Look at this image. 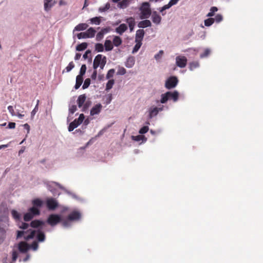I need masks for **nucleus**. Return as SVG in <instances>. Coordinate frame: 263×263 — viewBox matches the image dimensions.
<instances>
[{"label":"nucleus","mask_w":263,"mask_h":263,"mask_svg":"<svg viewBox=\"0 0 263 263\" xmlns=\"http://www.w3.org/2000/svg\"><path fill=\"white\" fill-rule=\"evenodd\" d=\"M179 98V93L177 91H167L165 93L161 95L160 102L165 103L168 100H172L174 102H176Z\"/></svg>","instance_id":"nucleus-1"},{"label":"nucleus","mask_w":263,"mask_h":263,"mask_svg":"<svg viewBox=\"0 0 263 263\" xmlns=\"http://www.w3.org/2000/svg\"><path fill=\"white\" fill-rule=\"evenodd\" d=\"M106 63V58L102 54H98L95 58L93 63V68L97 69L100 67L101 69H103Z\"/></svg>","instance_id":"nucleus-2"},{"label":"nucleus","mask_w":263,"mask_h":263,"mask_svg":"<svg viewBox=\"0 0 263 263\" xmlns=\"http://www.w3.org/2000/svg\"><path fill=\"white\" fill-rule=\"evenodd\" d=\"M36 231L32 229H29L27 231H17V238H21L24 237V239L29 240L34 237Z\"/></svg>","instance_id":"nucleus-3"},{"label":"nucleus","mask_w":263,"mask_h":263,"mask_svg":"<svg viewBox=\"0 0 263 263\" xmlns=\"http://www.w3.org/2000/svg\"><path fill=\"white\" fill-rule=\"evenodd\" d=\"M141 11V16L140 18L141 19L143 18H148L151 13L152 11L150 8V5L148 2H144L142 4V6L140 8Z\"/></svg>","instance_id":"nucleus-4"},{"label":"nucleus","mask_w":263,"mask_h":263,"mask_svg":"<svg viewBox=\"0 0 263 263\" xmlns=\"http://www.w3.org/2000/svg\"><path fill=\"white\" fill-rule=\"evenodd\" d=\"M62 221V218L60 215L58 214H50L47 220V222L52 227L57 225L58 223Z\"/></svg>","instance_id":"nucleus-5"},{"label":"nucleus","mask_w":263,"mask_h":263,"mask_svg":"<svg viewBox=\"0 0 263 263\" xmlns=\"http://www.w3.org/2000/svg\"><path fill=\"white\" fill-rule=\"evenodd\" d=\"M178 83V80L176 77L172 76L168 78L165 81V87L167 89L175 88Z\"/></svg>","instance_id":"nucleus-6"},{"label":"nucleus","mask_w":263,"mask_h":263,"mask_svg":"<svg viewBox=\"0 0 263 263\" xmlns=\"http://www.w3.org/2000/svg\"><path fill=\"white\" fill-rule=\"evenodd\" d=\"M187 59L184 56H178L176 58V63L177 66L184 68L187 64Z\"/></svg>","instance_id":"nucleus-7"},{"label":"nucleus","mask_w":263,"mask_h":263,"mask_svg":"<svg viewBox=\"0 0 263 263\" xmlns=\"http://www.w3.org/2000/svg\"><path fill=\"white\" fill-rule=\"evenodd\" d=\"M47 208L50 210H54L58 206L57 200L52 198L47 199L46 201Z\"/></svg>","instance_id":"nucleus-8"},{"label":"nucleus","mask_w":263,"mask_h":263,"mask_svg":"<svg viewBox=\"0 0 263 263\" xmlns=\"http://www.w3.org/2000/svg\"><path fill=\"white\" fill-rule=\"evenodd\" d=\"M67 217L71 221L78 220L81 217V214L78 211H74L70 213Z\"/></svg>","instance_id":"nucleus-9"},{"label":"nucleus","mask_w":263,"mask_h":263,"mask_svg":"<svg viewBox=\"0 0 263 263\" xmlns=\"http://www.w3.org/2000/svg\"><path fill=\"white\" fill-rule=\"evenodd\" d=\"M110 28L109 27L102 28L96 35V40L100 41L103 37L104 35L109 32Z\"/></svg>","instance_id":"nucleus-10"},{"label":"nucleus","mask_w":263,"mask_h":263,"mask_svg":"<svg viewBox=\"0 0 263 263\" xmlns=\"http://www.w3.org/2000/svg\"><path fill=\"white\" fill-rule=\"evenodd\" d=\"M30 248V246L25 241H21L18 244V249L22 253H26Z\"/></svg>","instance_id":"nucleus-11"},{"label":"nucleus","mask_w":263,"mask_h":263,"mask_svg":"<svg viewBox=\"0 0 263 263\" xmlns=\"http://www.w3.org/2000/svg\"><path fill=\"white\" fill-rule=\"evenodd\" d=\"M102 108V105L100 104L95 105L90 110V115L94 116L99 114Z\"/></svg>","instance_id":"nucleus-12"},{"label":"nucleus","mask_w":263,"mask_h":263,"mask_svg":"<svg viewBox=\"0 0 263 263\" xmlns=\"http://www.w3.org/2000/svg\"><path fill=\"white\" fill-rule=\"evenodd\" d=\"M163 107H154L151 108L149 111V118H152L153 117L156 116L159 111L162 110Z\"/></svg>","instance_id":"nucleus-13"},{"label":"nucleus","mask_w":263,"mask_h":263,"mask_svg":"<svg viewBox=\"0 0 263 263\" xmlns=\"http://www.w3.org/2000/svg\"><path fill=\"white\" fill-rule=\"evenodd\" d=\"M86 100V96L85 94L81 95L78 97L77 103L79 108L82 107Z\"/></svg>","instance_id":"nucleus-14"},{"label":"nucleus","mask_w":263,"mask_h":263,"mask_svg":"<svg viewBox=\"0 0 263 263\" xmlns=\"http://www.w3.org/2000/svg\"><path fill=\"white\" fill-rule=\"evenodd\" d=\"M152 21L154 23L158 25L161 23V17L159 15L156 11L153 13L152 16Z\"/></svg>","instance_id":"nucleus-15"},{"label":"nucleus","mask_w":263,"mask_h":263,"mask_svg":"<svg viewBox=\"0 0 263 263\" xmlns=\"http://www.w3.org/2000/svg\"><path fill=\"white\" fill-rule=\"evenodd\" d=\"M145 32L143 29H139L137 31L136 34L135 41L141 42L144 35Z\"/></svg>","instance_id":"nucleus-16"},{"label":"nucleus","mask_w":263,"mask_h":263,"mask_svg":"<svg viewBox=\"0 0 263 263\" xmlns=\"http://www.w3.org/2000/svg\"><path fill=\"white\" fill-rule=\"evenodd\" d=\"M44 224V222L40 220H34L30 222V226L33 228H37Z\"/></svg>","instance_id":"nucleus-17"},{"label":"nucleus","mask_w":263,"mask_h":263,"mask_svg":"<svg viewBox=\"0 0 263 263\" xmlns=\"http://www.w3.org/2000/svg\"><path fill=\"white\" fill-rule=\"evenodd\" d=\"M88 27V25L86 23H80L77 25L74 29L73 32L75 31H80L86 30Z\"/></svg>","instance_id":"nucleus-18"},{"label":"nucleus","mask_w":263,"mask_h":263,"mask_svg":"<svg viewBox=\"0 0 263 263\" xmlns=\"http://www.w3.org/2000/svg\"><path fill=\"white\" fill-rule=\"evenodd\" d=\"M152 25V23L151 21L148 20H145L144 21H140L138 24V26L139 28H145L147 27H151Z\"/></svg>","instance_id":"nucleus-19"},{"label":"nucleus","mask_w":263,"mask_h":263,"mask_svg":"<svg viewBox=\"0 0 263 263\" xmlns=\"http://www.w3.org/2000/svg\"><path fill=\"white\" fill-rule=\"evenodd\" d=\"M135 58L133 57H128L125 62V66L127 68H132L135 64Z\"/></svg>","instance_id":"nucleus-20"},{"label":"nucleus","mask_w":263,"mask_h":263,"mask_svg":"<svg viewBox=\"0 0 263 263\" xmlns=\"http://www.w3.org/2000/svg\"><path fill=\"white\" fill-rule=\"evenodd\" d=\"M126 22L128 24L130 31H132L134 28L136 24L135 19L133 17H130L126 19Z\"/></svg>","instance_id":"nucleus-21"},{"label":"nucleus","mask_w":263,"mask_h":263,"mask_svg":"<svg viewBox=\"0 0 263 263\" xmlns=\"http://www.w3.org/2000/svg\"><path fill=\"white\" fill-rule=\"evenodd\" d=\"M83 81V76L78 75L76 77V82L74 86L76 89L80 88Z\"/></svg>","instance_id":"nucleus-22"},{"label":"nucleus","mask_w":263,"mask_h":263,"mask_svg":"<svg viewBox=\"0 0 263 263\" xmlns=\"http://www.w3.org/2000/svg\"><path fill=\"white\" fill-rule=\"evenodd\" d=\"M127 29V27L126 24H122L118 27L116 30L117 33L120 34H122L123 32H124Z\"/></svg>","instance_id":"nucleus-23"},{"label":"nucleus","mask_w":263,"mask_h":263,"mask_svg":"<svg viewBox=\"0 0 263 263\" xmlns=\"http://www.w3.org/2000/svg\"><path fill=\"white\" fill-rule=\"evenodd\" d=\"M96 31L92 27H90L88 28L85 33H86L87 36L88 38H92L95 35Z\"/></svg>","instance_id":"nucleus-24"},{"label":"nucleus","mask_w":263,"mask_h":263,"mask_svg":"<svg viewBox=\"0 0 263 263\" xmlns=\"http://www.w3.org/2000/svg\"><path fill=\"white\" fill-rule=\"evenodd\" d=\"M28 212L31 213V214L34 217L35 216L39 215L40 214V211L39 209H37L36 207H31L28 210Z\"/></svg>","instance_id":"nucleus-25"},{"label":"nucleus","mask_w":263,"mask_h":263,"mask_svg":"<svg viewBox=\"0 0 263 263\" xmlns=\"http://www.w3.org/2000/svg\"><path fill=\"white\" fill-rule=\"evenodd\" d=\"M36 238L38 241L43 242L45 239V235L42 231L38 230L37 231Z\"/></svg>","instance_id":"nucleus-26"},{"label":"nucleus","mask_w":263,"mask_h":263,"mask_svg":"<svg viewBox=\"0 0 263 263\" xmlns=\"http://www.w3.org/2000/svg\"><path fill=\"white\" fill-rule=\"evenodd\" d=\"M104 47L106 51H110L113 49V45L110 40H106L105 41Z\"/></svg>","instance_id":"nucleus-27"},{"label":"nucleus","mask_w":263,"mask_h":263,"mask_svg":"<svg viewBox=\"0 0 263 263\" xmlns=\"http://www.w3.org/2000/svg\"><path fill=\"white\" fill-rule=\"evenodd\" d=\"M79 123L77 121V119H75L73 121L71 122L68 126V130L69 132L72 131L74 128H77L79 125Z\"/></svg>","instance_id":"nucleus-28"},{"label":"nucleus","mask_w":263,"mask_h":263,"mask_svg":"<svg viewBox=\"0 0 263 263\" xmlns=\"http://www.w3.org/2000/svg\"><path fill=\"white\" fill-rule=\"evenodd\" d=\"M32 204L33 206L36 208H40L42 206L43 202L42 200L39 198H36L32 200Z\"/></svg>","instance_id":"nucleus-29"},{"label":"nucleus","mask_w":263,"mask_h":263,"mask_svg":"<svg viewBox=\"0 0 263 263\" xmlns=\"http://www.w3.org/2000/svg\"><path fill=\"white\" fill-rule=\"evenodd\" d=\"M88 44L86 42L82 43L78 45L76 47V50L80 51H83L87 48Z\"/></svg>","instance_id":"nucleus-30"},{"label":"nucleus","mask_w":263,"mask_h":263,"mask_svg":"<svg viewBox=\"0 0 263 263\" xmlns=\"http://www.w3.org/2000/svg\"><path fill=\"white\" fill-rule=\"evenodd\" d=\"M122 41L120 37L118 36H115L113 39V44L116 46L118 47L122 44Z\"/></svg>","instance_id":"nucleus-31"},{"label":"nucleus","mask_w":263,"mask_h":263,"mask_svg":"<svg viewBox=\"0 0 263 263\" xmlns=\"http://www.w3.org/2000/svg\"><path fill=\"white\" fill-rule=\"evenodd\" d=\"M52 0H44V8L46 11L49 10L52 6L51 4Z\"/></svg>","instance_id":"nucleus-32"},{"label":"nucleus","mask_w":263,"mask_h":263,"mask_svg":"<svg viewBox=\"0 0 263 263\" xmlns=\"http://www.w3.org/2000/svg\"><path fill=\"white\" fill-rule=\"evenodd\" d=\"M199 66V63L197 61L191 62L189 64V68L191 70H193Z\"/></svg>","instance_id":"nucleus-33"},{"label":"nucleus","mask_w":263,"mask_h":263,"mask_svg":"<svg viewBox=\"0 0 263 263\" xmlns=\"http://www.w3.org/2000/svg\"><path fill=\"white\" fill-rule=\"evenodd\" d=\"M218 11V8L216 7H212L210 9V12L207 14V17H212L214 15L215 13Z\"/></svg>","instance_id":"nucleus-34"},{"label":"nucleus","mask_w":263,"mask_h":263,"mask_svg":"<svg viewBox=\"0 0 263 263\" xmlns=\"http://www.w3.org/2000/svg\"><path fill=\"white\" fill-rule=\"evenodd\" d=\"M34 216H32L31 213H30L29 212L25 213L24 215V220L25 221H29L31 220H32Z\"/></svg>","instance_id":"nucleus-35"},{"label":"nucleus","mask_w":263,"mask_h":263,"mask_svg":"<svg viewBox=\"0 0 263 263\" xmlns=\"http://www.w3.org/2000/svg\"><path fill=\"white\" fill-rule=\"evenodd\" d=\"M132 139L136 141H140L141 140H144L145 141L146 140V138L143 135L133 136Z\"/></svg>","instance_id":"nucleus-36"},{"label":"nucleus","mask_w":263,"mask_h":263,"mask_svg":"<svg viewBox=\"0 0 263 263\" xmlns=\"http://www.w3.org/2000/svg\"><path fill=\"white\" fill-rule=\"evenodd\" d=\"M91 24L99 25L101 23V17H95L90 19Z\"/></svg>","instance_id":"nucleus-37"},{"label":"nucleus","mask_w":263,"mask_h":263,"mask_svg":"<svg viewBox=\"0 0 263 263\" xmlns=\"http://www.w3.org/2000/svg\"><path fill=\"white\" fill-rule=\"evenodd\" d=\"M74 67V64L73 62H70L68 65L62 71V73H64L66 70V72H69Z\"/></svg>","instance_id":"nucleus-38"},{"label":"nucleus","mask_w":263,"mask_h":263,"mask_svg":"<svg viewBox=\"0 0 263 263\" xmlns=\"http://www.w3.org/2000/svg\"><path fill=\"white\" fill-rule=\"evenodd\" d=\"M135 42H136V44L135 45L134 49L133 50V53L137 52L142 45L141 42H139L138 41H135Z\"/></svg>","instance_id":"nucleus-39"},{"label":"nucleus","mask_w":263,"mask_h":263,"mask_svg":"<svg viewBox=\"0 0 263 263\" xmlns=\"http://www.w3.org/2000/svg\"><path fill=\"white\" fill-rule=\"evenodd\" d=\"M114 83H115L114 80H113V79L109 80L106 84V90L108 91V90L110 89L112 87Z\"/></svg>","instance_id":"nucleus-40"},{"label":"nucleus","mask_w":263,"mask_h":263,"mask_svg":"<svg viewBox=\"0 0 263 263\" xmlns=\"http://www.w3.org/2000/svg\"><path fill=\"white\" fill-rule=\"evenodd\" d=\"M129 3V0H123L119 3L120 7L121 8H124L128 6Z\"/></svg>","instance_id":"nucleus-41"},{"label":"nucleus","mask_w":263,"mask_h":263,"mask_svg":"<svg viewBox=\"0 0 263 263\" xmlns=\"http://www.w3.org/2000/svg\"><path fill=\"white\" fill-rule=\"evenodd\" d=\"M215 20L213 18H209L204 20V25L207 27L211 26L214 23Z\"/></svg>","instance_id":"nucleus-42"},{"label":"nucleus","mask_w":263,"mask_h":263,"mask_svg":"<svg viewBox=\"0 0 263 263\" xmlns=\"http://www.w3.org/2000/svg\"><path fill=\"white\" fill-rule=\"evenodd\" d=\"M95 49L98 52H103L104 51V46L101 43H97L95 45Z\"/></svg>","instance_id":"nucleus-43"},{"label":"nucleus","mask_w":263,"mask_h":263,"mask_svg":"<svg viewBox=\"0 0 263 263\" xmlns=\"http://www.w3.org/2000/svg\"><path fill=\"white\" fill-rule=\"evenodd\" d=\"M11 214L12 217L16 220H18L20 219V214L15 210H13L11 211Z\"/></svg>","instance_id":"nucleus-44"},{"label":"nucleus","mask_w":263,"mask_h":263,"mask_svg":"<svg viewBox=\"0 0 263 263\" xmlns=\"http://www.w3.org/2000/svg\"><path fill=\"white\" fill-rule=\"evenodd\" d=\"M126 72V70L124 67L119 66L118 67L117 74L118 75H124Z\"/></svg>","instance_id":"nucleus-45"},{"label":"nucleus","mask_w":263,"mask_h":263,"mask_svg":"<svg viewBox=\"0 0 263 263\" xmlns=\"http://www.w3.org/2000/svg\"><path fill=\"white\" fill-rule=\"evenodd\" d=\"M91 104V102L90 101H89V100L86 101V100L85 103L83 106L82 111H85L90 106Z\"/></svg>","instance_id":"nucleus-46"},{"label":"nucleus","mask_w":263,"mask_h":263,"mask_svg":"<svg viewBox=\"0 0 263 263\" xmlns=\"http://www.w3.org/2000/svg\"><path fill=\"white\" fill-rule=\"evenodd\" d=\"M86 69H87V67H86V65H85V64L82 65L80 68V73H79V75L83 76L85 74Z\"/></svg>","instance_id":"nucleus-47"},{"label":"nucleus","mask_w":263,"mask_h":263,"mask_svg":"<svg viewBox=\"0 0 263 263\" xmlns=\"http://www.w3.org/2000/svg\"><path fill=\"white\" fill-rule=\"evenodd\" d=\"M90 84V79L89 78H87L84 81V83L82 86V88L85 89L89 87Z\"/></svg>","instance_id":"nucleus-48"},{"label":"nucleus","mask_w":263,"mask_h":263,"mask_svg":"<svg viewBox=\"0 0 263 263\" xmlns=\"http://www.w3.org/2000/svg\"><path fill=\"white\" fill-rule=\"evenodd\" d=\"M70 221H71V220H69L68 219V217H67V218L65 220L62 219V221L61 222H62V224L63 227H67L70 225Z\"/></svg>","instance_id":"nucleus-49"},{"label":"nucleus","mask_w":263,"mask_h":263,"mask_svg":"<svg viewBox=\"0 0 263 263\" xmlns=\"http://www.w3.org/2000/svg\"><path fill=\"white\" fill-rule=\"evenodd\" d=\"M110 8V4L109 3H107L105 6L101 7L99 8L100 12H105V11L108 10Z\"/></svg>","instance_id":"nucleus-50"},{"label":"nucleus","mask_w":263,"mask_h":263,"mask_svg":"<svg viewBox=\"0 0 263 263\" xmlns=\"http://www.w3.org/2000/svg\"><path fill=\"white\" fill-rule=\"evenodd\" d=\"M115 73V70L114 69H110L107 74H106V79H109L113 77V75Z\"/></svg>","instance_id":"nucleus-51"},{"label":"nucleus","mask_w":263,"mask_h":263,"mask_svg":"<svg viewBox=\"0 0 263 263\" xmlns=\"http://www.w3.org/2000/svg\"><path fill=\"white\" fill-rule=\"evenodd\" d=\"M18 257V253L16 251L13 250L12 252V262H15Z\"/></svg>","instance_id":"nucleus-52"},{"label":"nucleus","mask_w":263,"mask_h":263,"mask_svg":"<svg viewBox=\"0 0 263 263\" xmlns=\"http://www.w3.org/2000/svg\"><path fill=\"white\" fill-rule=\"evenodd\" d=\"M149 128L147 126H144L142 127L139 130V133L141 134H144L146 133L148 131Z\"/></svg>","instance_id":"nucleus-53"},{"label":"nucleus","mask_w":263,"mask_h":263,"mask_svg":"<svg viewBox=\"0 0 263 263\" xmlns=\"http://www.w3.org/2000/svg\"><path fill=\"white\" fill-rule=\"evenodd\" d=\"M210 53V50L209 49H206L204 51V52L200 54V57L201 58H203L206 57L209 55Z\"/></svg>","instance_id":"nucleus-54"},{"label":"nucleus","mask_w":263,"mask_h":263,"mask_svg":"<svg viewBox=\"0 0 263 263\" xmlns=\"http://www.w3.org/2000/svg\"><path fill=\"white\" fill-rule=\"evenodd\" d=\"M77 37L78 39H86L88 38L86 33L85 32H81L77 34Z\"/></svg>","instance_id":"nucleus-55"},{"label":"nucleus","mask_w":263,"mask_h":263,"mask_svg":"<svg viewBox=\"0 0 263 263\" xmlns=\"http://www.w3.org/2000/svg\"><path fill=\"white\" fill-rule=\"evenodd\" d=\"M163 50H160L159 52L156 54L155 55V58L156 60H160L162 55L163 54Z\"/></svg>","instance_id":"nucleus-56"},{"label":"nucleus","mask_w":263,"mask_h":263,"mask_svg":"<svg viewBox=\"0 0 263 263\" xmlns=\"http://www.w3.org/2000/svg\"><path fill=\"white\" fill-rule=\"evenodd\" d=\"M33 250L35 251L38 249L39 245L36 241H33L30 246Z\"/></svg>","instance_id":"nucleus-57"},{"label":"nucleus","mask_w":263,"mask_h":263,"mask_svg":"<svg viewBox=\"0 0 263 263\" xmlns=\"http://www.w3.org/2000/svg\"><path fill=\"white\" fill-rule=\"evenodd\" d=\"M222 19H223V17L220 14L216 15V16H215V18H214L216 22L217 23L220 22L222 20Z\"/></svg>","instance_id":"nucleus-58"},{"label":"nucleus","mask_w":263,"mask_h":263,"mask_svg":"<svg viewBox=\"0 0 263 263\" xmlns=\"http://www.w3.org/2000/svg\"><path fill=\"white\" fill-rule=\"evenodd\" d=\"M77 107L76 105H72L70 107L69 109V112L71 114H73L74 113V112L77 110Z\"/></svg>","instance_id":"nucleus-59"},{"label":"nucleus","mask_w":263,"mask_h":263,"mask_svg":"<svg viewBox=\"0 0 263 263\" xmlns=\"http://www.w3.org/2000/svg\"><path fill=\"white\" fill-rule=\"evenodd\" d=\"M39 103V100H38L37 101V104H36V106H35L34 108L33 109V110L31 112V116H33L36 114V112L38 111V109H39V107H38Z\"/></svg>","instance_id":"nucleus-60"},{"label":"nucleus","mask_w":263,"mask_h":263,"mask_svg":"<svg viewBox=\"0 0 263 263\" xmlns=\"http://www.w3.org/2000/svg\"><path fill=\"white\" fill-rule=\"evenodd\" d=\"M29 226V225L28 223H27L25 222H22L19 227L20 229H22L23 230H26L28 228Z\"/></svg>","instance_id":"nucleus-61"},{"label":"nucleus","mask_w":263,"mask_h":263,"mask_svg":"<svg viewBox=\"0 0 263 263\" xmlns=\"http://www.w3.org/2000/svg\"><path fill=\"white\" fill-rule=\"evenodd\" d=\"M85 118L84 115L83 114L80 115L79 117L77 119V121L81 124Z\"/></svg>","instance_id":"nucleus-62"},{"label":"nucleus","mask_w":263,"mask_h":263,"mask_svg":"<svg viewBox=\"0 0 263 263\" xmlns=\"http://www.w3.org/2000/svg\"><path fill=\"white\" fill-rule=\"evenodd\" d=\"M8 110H9V111L10 112V113L11 114L12 116H15V112H14V110L13 109V107L12 106H9L8 107Z\"/></svg>","instance_id":"nucleus-63"},{"label":"nucleus","mask_w":263,"mask_h":263,"mask_svg":"<svg viewBox=\"0 0 263 263\" xmlns=\"http://www.w3.org/2000/svg\"><path fill=\"white\" fill-rule=\"evenodd\" d=\"M6 231L4 228L0 226V236L5 237Z\"/></svg>","instance_id":"nucleus-64"}]
</instances>
